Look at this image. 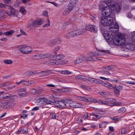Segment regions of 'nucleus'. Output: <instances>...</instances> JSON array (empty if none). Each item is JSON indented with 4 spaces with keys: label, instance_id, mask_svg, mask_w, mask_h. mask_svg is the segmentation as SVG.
<instances>
[{
    "label": "nucleus",
    "instance_id": "nucleus-1",
    "mask_svg": "<svg viewBox=\"0 0 135 135\" xmlns=\"http://www.w3.org/2000/svg\"><path fill=\"white\" fill-rule=\"evenodd\" d=\"M104 37L106 40L108 42H113L115 45L120 46L125 45L126 39L124 35L117 34L114 37L112 33L109 31H105L103 33Z\"/></svg>",
    "mask_w": 135,
    "mask_h": 135
},
{
    "label": "nucleus",
    "instance_id": "nucleus-2",
    "mask_svg": "<svg viewBox=\"0 0 135 135\" xmlns=\"http://www.w3.org/2000/svg\"><path fill=\"white\" fill-rule=\"evenodd\" d=\"M102 17L101 18V23L104 26H108L109 28L111 31L113 32H117L119 29L118 25L115 22H113L115 20V17Z\"/></svg>",
    "mask_w": 135,
    "mask_h": 135
},
{
    "label": "nucleus",
    "instance_id": "nucleus-3",
    "mask_svg": "<svg viewBox=\"0 0 135 135\" xmlns=\"http://www.w3.org/2000/svg\"><path fill=\"white\" fill-rule=\"evenodd\" d=\"M104 8L102 9L101 11L102 14L103 16L102 17H105V18H107L106 17H114V12H113V11L112 10L111 7L109 6L107 7H104Z\"/></svg>",
    "mask_w": 135,
    "mask_h": 135
},
{
    "label": "nucleus",
    "instance_id": "nucleus-4",
    "mask_svg": "<svg viewBox=\"0 0 135 135\" xmlns=\"http://www.w3.org/2000/svg\"><path fill=\"white\" fill-rule=\"evenodd\" d=\"M83 33L82 29H78L71 31L65 35V37L67 38L74 37L78 36Z\"/></svg>",
    "mask_w": 135,
    "mask_h": 135
},
{
    "label": "nucleus",
    "instance_id": "nucleus-5",
    "mask_svg": "<svg viewBox=\"0 0 135 135\" xmlns=\"http://www.w3.org/2000/svg\"><path fill=\"white\" fill-rule=\"evenodd\" d=\"M111 2V1L109 0H106L104 1L100 2L99 4V9L100 10L102 11V9L104 8V7H107V6H105V5H107L108 6H109V4L110 5V3Z\"/></svg>",
    "mask_w": 135,
    "mask_h": 135
},
{
    "label": "nucleus",
    "instance_id": "nucleus-6",
    "mask_svg": "<svg viewBox=\"0 0 135 135\" xmlns=\"http://www.w3.org/2000/svg\"><path fill=\"white\" fill-rule=\"evenodd\" d=\"M85 29L87 30L95 33L98 31L97 27L93 25H90L86 26Z\"/></svg>",
    "mask_w": 135,
    "mask_h": 135
},
{
    "label": "nucleus",
    "instance_id": "nucleus-7",
    "mask_svg": "<svg viewBox=\"0 0 135 135\" xmlns=\"http://www.w3.org/2000/svg\"><path fill=\"white\" fill-rule=\"evenodd\" d=\"M113 12H114V15L115 13H117L119 12L120 10V8L119 5L117 4H112L111 6Z\"/></svg>",
    "mask_w": 135,
    "mask_h": 135
},
{
    "label": "nucleus",
    "instance_id": "nucleus-8",
    "mask_svg": "<svg viewBox=\"0 0 135 135\" xmlns=\"http://www.w3.org/2000/svg\"><path fill=\"white\" fill-rule=\"evenodd\" d=\"M35 56H37L38 57V59H42L49 57L52 58V55L51 53H47L35 55Z\"/></svg>",
    "mask_w": 135,
    "mask_h": 135
},
{
    "label": "nucleus",
    "instance_id": "nucleus-9",
    "mask_svg": "<svg viewBox=\"0 0 135 135\" xmlns=\"http://www.w3.org/2000/svg\"><path fill=\"white\" fill-rule=\"evenodd\" d=\"M3 104L1 105V107L3 108L6 109L11 108L12 106L11 103L8 100L4 101L3 103Z\"/></svg>",
    "mask_w": 135,
    "mask_h": 135
},
{
    "label": "nucleus",
    "instance_id": "nucleus-10",
    "mask_svg": "<svg viewBox=\"0 0 135 135\" xmlns=\"http://www.w3.org/2000/svg\"><path fill=\"white\" fill-rule=\"evenodd\" d=\"M55 103L59 104V105L61 108H64L67 107L64 100H62V101L55 100Z\"/></svg>",
    "mask_w": 135,
    "mask_h": 135
},
{
    "label": "nucleus",
    "instance_id": "nucleus-11",
    "mask_svg": "<svg viewBox=\"0 0 135 135\" xmlns=\"http://www.w3.org/2000/svg\"><path fill=\"white\" fill-rule=\"evenodd\" d=\"M61 42V39L57 38H55L54 40L51 41L49 44V45L50 46H52L54 45L58 44H60Z\"/></svg>",
    "mask_w": 135,
    "mask_h": 135
},
{
    "label": "nucleus",
    "instance_id": "nucleus-12",
    "mask_svg": "<svg viewBox=\"0 0 135 135\" xmlns=\"http://www.w3.org/2000/svg\"><path fill=\"white\" fill-rule=\"evenodd\" d=\"M42 19L35 20L32 22V26L34 27H37L38 25H41L42 23Z\"/></svg>",
    "mask_w": 135,
    "mask_h": 135
},
{
    "label": "nucleus",
    "instance_id": "nucleus-13",
    "mask_svg": "<svg viewBox=\"0 0 135 135\" xmlns=\"http://www.w3.org/2000/svg\"><path fill=\"white\" fill-rule=\"evenodd\" d=\"M52 58H54V59L56 60H61L63 59L65 57L64 55L62 54H59L58 55H52Z\"/></svg>",
    "mask_w": 135,
    "mask_h": 135
},
{
    "label": "nucleus",
    "instance_id": "nucleus-14",
    "mask_svg": "<svg viewBox=\"0 0 135 135\" xmlns=\"http://www.w3.org/2000/svg\"><path fill=\"white\" fill-rule=\"evenodd\" d=\"M80 56V58L82 60V61H85L88 62L89 61H95L93 60V58L90 57H87L83 56V55H81Z\"/></svg>",
    "mask_w": 135,
    "mask_h": 135
},
{
    "label": "nucleus",
    "instance_id": "nucleus-15",
    "mask_svg": "<svg viewBox=\"0 0 135 135\" xmlns=\"http://www.w3.org/2000/svg\"><path fill=\"white\" fill-rule=\"evenodd\" d=\"M55 100L54 99L50 98L49 99H46L44 98L43 100V103H46L47 104H51L52 103H55Z\"/></svg>",
    "mask_w": 135,
    "mask_h": 135
},
{
    "label": "nucleus",
    "instance_id": "nucleus-16",
    "mask_svg": "<svg viewBox=\"0 0 135 135\" xmlns=\"http://www.w3.org/2000/svg\"><path fill=\"white\" fill-rule=\"evenodd\" d=\"M112 88L109 87L110 88L113 89L114 93L117 97H118L119 95L120 91L118 89L116 86H111Z\"/></svg>",
    "mask_w": 135,
    "mask_h": 135
},
{
    "label": "nucleus",
    "instance_id": "nucleus-17",
    "mask_svg": "<svg viewBox=\"0 0 135 135\" xmlns=\"http://www.w3.org/2000/svg\"><path fill=\"white\" fill-rule=\"evenodd\" d=\"M21 46H22V47L19 49L18 50L23 54L26 53L25 47L30 48V47H27L26 45H22Z\"/></svg>",
    "mask_w": 135,
    "mask_h": 135
},
{
    "label": "nucleus",
    "instance_id": "nucleus-18",
    "mask_svg": "<svg viewBox=\"0 0 135 135\" xmlns=\"http://www.w3.org/2000/svg\"><path fill=\"white\" fill-rule=\"evenodd\" d=\"M33 83L31 81H26L24 79L22 80V84L25 86H28L32 84Z\"/></svg>",
    "mask_w": 135,
    "mask_h": 135
},
{
    "label": "nucleus",
    "instance_id": "nucleus-19",
    "mask_svg": "<svg viewBox=\"0 0 135 135\" xmlns=\"http://www.w3.org/2000/svg\"><path fill=\"white\" fill-rule=\"evenodd\" d=\"M115 66L113 65L109 66H106L103 67V68L104 69L108 70H111L115 69Z\"/></svg>",
    "mask_w": 135,
    "mask_h": 135
},
{
    "label": "nucleus",
    "instance_id": "nucleus-20",
    "mask_svg": "<svg viewBox=\"0 0 135 135\" xmlns=\"http://www.w3.org/2000/svg\"><path fill=\"white\" fill-rule=\"evenodd\" d=\"M97 101L98 100L96 99H94L92 98H88L87 97L86 102L88 103L94 102L97 103Z\"/></svg>",
    "mask_w": 135,
    "mask_h": 135
},
{
    "label": "nucleus",
    "instance_id": "nucleus-21",
    "mask_svg": "<svg viewBox=\"0 0 135 135\" xmlns=\"http://www.w3.org/2000/svg\"><path fill=\"white\" fill-rule=\"evenodd\" d=\"M51 71L48 70L45 71H42L41 73V75L42 76L47 75L51 74Z\"/></svg>",
    "mask_w": 135,
    "mask_h": 135
},
{
    "label": "nucleus",
    "instance_id": "nucleus-22",
    "mask_svg": "<svg viewBox=\"0 0 135 135\" xmlns=\"http://www.w3.org/2000/svg\"><path fill=\"white\" fill-rule=\"evenodd\" d=\"M86 77L83 75H78L76 77V78L77 79H79L80 80H82L84 81H85L86 80Z\"/></svg>",
    "mask_w": 135,
    "mask_h": 135
},
{
    "label": "nucleus",
    "instance_id": "nucleus-23",
    "mask_svg": "<svg viewBox=\"0 0 135 135\" xmlns=\"http://www.w3.org/2000/svg\"><path fill=\"white\" fill-rule=\"evenodd\" d=\"M20 12L22 13L23 15H25L26 13V11L24 7H21L20 8L19 11Z\"/></svg>",
    "mask_w": 135,
    "mask_h": 135
},
{
    "label": "nucleus",
    "instance_id": "nucleus-24",
    "mask_svg": "<svg viewBox=\"0 0 135 135\" xmlns=\"http://www.w3.org/2000/svg\"><path fill=\"white\" fill-rule=\"evenodd\" d=\"M97 103L102 105H108V103L106 101L98 100Z\"/></svg>",
    "mask_w": 135,
    "mask_h": 135
},
{
    "label": "nucleus",
    "instance_id": "nucleus-25",
    "mask_svg": "<svg viewBox=\"0 0 135 135\" xmlns=\"http://www.w3.org/2000/svg\"><path fill=\"white\" fill-rule=\"evenodd\" d=\"M61 73L62 74L65 75H69L72 74L71 72L68 70L62 71Z\"/></svg>",
    "mask_w": 135,
    "mask_h": 135
},
{
    "label": "nucleus",
    "instance_id": "nucleus-26",
    "mask_svg": "<svg viewBox=\"0 0 135 135\" xmlns=\"http://www.w3.org/2000/svg\"><path fill=\"white\" fill-rule=\"evenodd\" d=\"M14 32V31L13 30H11L9 31H7L6 32L4 33V34L5 35L7 36H9L12 34Z\"/></svg>",
    "mask_w": 135,
    "mask_h": 135
},
{
    "label": "nucleus",
    "instance_id": "nucleus-27",
    "mask_svg": "<svg viewBox=\"0 0 135 135\" xmlns=\"http://www.w3.org/2000/svg\"><path fill=\"white\" fill-rule=\"evenodd\" d=\"M82 62V60L80 58V56L79 57L77 58L74 62V63L75 64H77L80 63Z\"/></svg>",
    "mask_w": 135,
    "mask_h": 135
},
{
    "label": "nucleus",
    "instance_id": "nucleus-28",
    "mask_svg": "<svg viewBox=\"0 0 135 135\" xmlns=\"http://www.w3.org/2000/svg\"><path fill=\"white\" fill-rule=\"evenodd\" d=\"M83 105L80 103L75 102V108H81L83 107Z\"/></svg>",
    "mask_w": 135,
    "mask_h": 135
},
{
    "label": "nucleus",
    "instance_id": "nucleus-29",
    "mask_svg": "<svg viewBox=\"0 0 135 135\" xmlns=\"http://www.w3.org/2000/svg\"><path fill=\"white\" fill-rule=\"evenodd\" d=\"M106 102L108 103V106H111L110 104L112 103H110L113 101V99L112 98H108L106 99Z\"/></svg>",
    "mask_w": 135,
    "mask_h": 135
},
{
    "label": "nucleus",
    "instance_id": "nucleus-30",
    "mask_svg": "<svg viewBox=\"0 0 135 135\" xmlns=\"http://www.w3.org/2000/svg\"><path fill=\"white\" fill-rule=\"evenodd\" d=\"M9 85V82H4L3 84H0V87H2L4 86H8Z\"/></svg>",
    "mask_w": 135,
    "mask_h": 135
},
{
    "label": "nucleus",
    "instance_id": "nucleus-31",
    "mask_svg": "<svg viewBox=\"0 0 135 135\" xmlns=\"http://www.w3.org/2000/svg\"><path fill=\"white\" fill-rule=\"evenodd\" d=\"M80 87L81 88L85 90H89L90 89V88H89V87L86 85H81L80 86Z\"/></svg>",
    "mask_w": 135,
    "mask_h": 135
},
{
    "label": "nucleus",
    "instance_id": "nucleus-32",
    "mask_svg": "<svg viewBox=\"0 0 135 135\" xmlns=\"http://www.w3.org/2000/svg\"><path fill=\"white\" fill-rule=\"evenodd\" d=\"M126 109L124 107H122L118 110V111L119 113H123L125 112Z\"/></svg>",
    "mask_w": 135,
    "mask_h": 135
},
{
    "label": "nucleus",
    "instance_id": "nucleus-33",
    "mask_svg": "<svg viewBox=\"0 0 135 135\" xmlns=\"http://www.w3.org/2000/svg\"><path fill=\"white\" fill-rule=\"evenodd\" d=\"M44 99V98H39L38 99L36 100L37 102L38 103H41V104H44V103H43V100Z\"/></svg>",
    "mask_w": 135,
    "mask_h": 135
},
{
    "label": "nucleus",
    "instance_id": "nucleus-34",
    "mask_svg": "<svg viewBox=\"0 0 135 135\" xmlns=\"http://www.w3.org/2000/svg\"><path fill=\"white\" fill-rule=\"evenodd\" d=\"M4 62L6 64H12V61L10 60H5L4 61Z\"/></svg>",
    "mask_w": 135,
    "mask_h": 135
},
{
    "label": "nucleus",
    "instance_id": "nucleus-35",
    "mask_svg": "<svg viewBox=\"0 0 135 135\" xmlns=\"http://www.w3.org/2000/svg\"><path fill=\"white\" fill-rule=\"evenodd\" d=\"M37 89L38 94H41L42 92V91L43 90V89L41 87H38V88H37Z\"/></svg>",
    "mask_w": 135,
    "mask_h": 135
},
{
    "label": "nucleus",
    "instance_id": "nucleus-36",
    "mask_svg": "<svg viewBox=\"0 0 135 135\" xmlns=\"http://www.w3.org/2000/svg\"><path fill=\"white\" fill-rule=\"evenodd\" d=\"M72 101L73 100L72 99L69 100L66 99L64 100V102H65L66 104H68V105L69 104L72 102Z\"/></svg>",
    "mask_w": 135,
    "mask_h": 135
},
{
    "label": "nucleus",
    "instance_id": "nucleus-37",
    "mask_svg": "<svg viewBox=\"0 0 135 135\" xmlns=\"http://www.w3.org/2000/svg\"><path fill=\"white\" fill-rule=\"evenodd\" d=\"M73 4L71 3H70L68 5V8H67L70 11H71L73 9Z\"/></svg>",
    "mask_w": 135,
    "mask_h": 135
},
{
    "label": "nucleus",
    "instance_id": "nucleus-38",
    "mask_svg": "<svg viewBox=\"0 0 135 135\" xmlns=\"http://www.w3.org/2000/svg\"><path fill=\"white\" fill-rule=\"evenodd\" d=\"M31 92L32 93L34 94H38V93H37V88H33L31 90Z\"/></svg>",
    "mask_w": 135,
    "mask_h": 135
},
{
    "label": "nucleus",
    "instance_id": "nucleus-39",
    "mask_svg": "<svg viewBox=\"0 0 135 135\" xmlns=\"http://www.w3.org/2000/svg\"><path fill=\"white\" fill-rule=\"evenodd\" d=\"M110 104L111 106H113L115 105H120L122 104V103L120 102H118L117 103H111Z\"/></svg>",
    "mask_w": 135,
    "mask_h": 135
},
{
    "label": "nucleus",
    "instance_id": "nucleus-40",
    "mask_svg": "<svg viewBox=\"0 0 135 135\" xmlns=\"http://www.w3.org/2000/svg\"><path fill=\"white\" fill-rule=\"evenodd\" d=\"M70 11L67 8L63 12V14L64 15H65L68 14Z\"/></svg>",
    "mask_w": 135,
    "mask_h": 135
},
{
    "label": "nucleus",
    "instance_id": "nucleus-41",
    "mask_svg": "<svg viewBox=\"0 0 135 135\" xmlns=\"http://www.w3.org/2000/svg\"><path fill=\"white\" fill-rule=\"evenodd\" d=\"M75 102H72L70 104H69V106L71 108H75Z\"/></svg>",
    "mask_w": 135,
    "mask_h": 135
},
{
    "label": "nucleus",
    "instance_id": "nucleus-42",
    "mask_svg": "<svg viewBox=\"0 0 135 135\" xmlns=\"http://www.w3.org/2000/svg\"><path fill=\"white\" fill-rule=\"evenodd\" d=\"M18 94L20 97L21 98H22L23 97L25 96L26 95V92H25L23 93H20Z\"/></svg>",
    "mask_w": 135,
    "mask_h": 135
},
{
    "label": "nucleus",
    "instance_id": "nucleus-43",
    "mask_svg": "<svg viewBox=\"0 0 135 135\" xmlns=\"http://www.w3.org/2000/svg\"><path fill=\"white\" fill-rule=\"evenodd\" d=\"M88 55L91 56V57L95 56H97L96 53V52H92L90 53H89L88 54Z\"/></svg>",
    "mask_w": 135,
    "mask_h": 135
},
{
    "label": "nucleus",
    "instance_id": "nucleus-44",
    "mask_svg": "<svg viewBox=\"0 0 135 135\" xmlns=\"http://www.w3.org/2000/svg\"><path fill=\"white\" fill-rule=\"evenodd\" d=\"M129 47H127V48L131 50H133L135 49V47L133 45H129Z\"/></svg>",
    "mask_w": 135,
    "mask_h": 135
},
{
    "label": "nucleus",
    "instance_id": "nucleus-45",
    "mask_svg": "<svg viewBox=\"0 0 135 135\" xmlns=\"http://www.w3.org/2000/svg\"><path fill=\"white\" fill-rule=\"evenodd\" d=\"M86 98L87 97H79V99L80 100L86 102Z\"/></svg>",
    "mask_w": 135,
    "mask_h": 135
},
{
    "label": "nucleus",
    "instance_id": "nucleus-46",
    "mask_svg": "<svg viewBox=\"0 0 135 135\" xmlns=\"http://www.w3.org/2000/svg\"><path fill=\"white\" fill-rule=\"evenodd\" d=\"M103 85L105 86L108 88L109 87H109L112 88L111 86H111L110 84L109 83H104Z\"/></svg>",
    "mask_w": 135,
    "mask_h": 135
},
{
    "label": "nucleus",
    "instance_id": "nucleus-47",
    "mask_svg": "<svg viewBox=\"0 0 135 135\" xmlns=\"http://www.w3.org/2000/svg\"><path fill=\"white\" fill-rule=\"evenodd\" d=\"M102 73L104 74L109 75L110 74V73L108 71H102Z\"/></svg>",
    "mask_w": 135,
    "mask_h": 135
},
{
    "label": "nucleus",
    "instance_id": "nucleus-48",
    "mask_svg": "<svg viewBox=\"0 0 135 135\" xmlns=\"http://www.w3.org/2000/svg\"><path fill=\"white\" fill-rule=\"evenodd\" d=\"M94 78H88L87 79H86V80H88V81H90L92 83H94Z\"/></svg>",
    "mask_w": 135,
    "mask_h": 135
},
{
    "label": "nucleus",
    "instance_id": "nucleus-49",
    "mask_svg": "<svg viewBox=\"0 0 135 135\" xmlns=\"http://www.w3.org/2000/svg\"><path fill=\"white\" fill-rule=\"evenodd\" d=\"M60 47L59 46H57L56 47H55L54 49V52L55 54L57 53V51L59 50L60 49Z\"/></svg>",
    "mask_w": 135,
    "mask_h": 135
},
{
    "label": "nucleus",
    "instance_id": "nucleus-50",
    "mask_svg": "<svg viewBox=\"0 0 135 135\" xmlns=\"http://www.w3.org/2000/svg\"><path fill=\"white\" fill-rule=\"evenodd\" d=\"M15 87V85H14L12 86H11L7 88H6V90H9L12 89L14 88Z\"/></svg>",
    "mask_w": 135,
    "mask_h": 135
},
{
    "label": "nucleus",
    "instance_id": "nucleus-51",
    "mask_svg": "<svg viewBox=\"0 0 135 135\" xmlns=\"http://www.w3.org/2000/svg\"><path fill=\"white\" fill-rule=\"evenodd\" d=\"M94 83L98 84H100L99 80L97 79H94Z\"/></svg>",
    "mask_w": 135,
    "mask_h": 135
},
{
    "label": "nucleus",
    "instance_id": "nucleus-52",
    "mask_svg": "<svg viewBox=\"0 0 135 135\" xmlns=\"http://www.w3.org/2000/svg\"><path fill=\"white\" fill-rule=\"evenodd\" d=\"M10 12L12 14H14L15 13V9L12 7L10 9Z\"/></svg>",
    "mask_w": 135,
    "mask_h": 135
},
{
    "label": "nucleus",
    "instance_id": "nucleus-53",
    "mask_svg": "<svg viewBox=\"0 0 135 135\" xmlns=\"http://www.w3.org/2000/svg\"><path fill=\"white\" fill-rule=\"evenodd\" d=\"M101 52H103L104 53L107 54H110V52L109 50H101L100 51Z\"/></svg>",
    "mask_w": 135,
    "mask_h": 135
},
{
    "label": "nucleus",
    "instance_id": "nucleus-54",
    "mask_svg": "<svg viewBox=\"0 0 135 135\" xmlns=\"http://www.w3.org/2000/svg\"><path fill=\"white\" fill-rule=\"evenodd\" d=\"M92 115L95 116L97 118L100 119L101 117V116H99L98 115L95 114H92L91 115Z\"/></svg>",
    "mask_w": 135,
    "mask_h": 135
},
{
    "label": "nucleus",
    "instance_id": "nucleus-55",
    "mask_svg": "<svg viewBox=\"0 0 135 135\" xmlns=\"http://www.w3.org/2000/svg\"><path fill=\"white\" fill-rule=\"evenodd\" d=\"M126 83L128 84H131L132 85L135 84V81H134L133 82L127 81Z\"/></svg>",
    "mask_w": 135,
    "mask_h": 135
},
{
    "label": "nucleus",
    "instance_id": "nucleus-56",
    "mask_svg": "<svg viewBox=\"0 0 135 135\" xmlns=\"http://www.w3.org/2000/svg\"><path fill=\"white\" fill-rule=\"evenodd\" d=\"M20 32H21V35H24L26 36L27 35L26 33L25 32H24L22 30H21Z\"/></svg>",
    "mask_w": 135,
    "mask_h": 135
},
{
    "label": "nucleus",
    "instance_id": "nucleus-57",
    "mask_svg": "<svg viewBox=\"0 0 135 135\" xmlns=\"http://www.w3.org/2000/svg\"><path fill=\"white\" fill-rule=\"evenodd\" d=\"M11 97V95H8L5 96H3L2 97V98L3 99H6L9 98Z\"/></svg>",
    "mask_w": 135,
    "mask_h": 135
},
{
    "label": "nucleus",
    "instance_id": "nucleus-58",
    "mask_svg": "<svg viewBox=\"0 0 135 135\" xmlns=\"http://www.w3.org/2000/svg\"><path fill=\"white\" fill-rule=\"evenodd\" d=\"M96 16L95 15H94L93 16L92 15H90V18L91 19V20H94V19H95V18Z\"/></svg>",
    "mask_w": 135,
    "mask_h": 135
},
{
    "label": "nucleus",
    "instance_id": "nucleus-59",
    "mask_svg": "<svg viewBox=\"0 0 135 135\" xmlns=\"http://www.w3.org/2000/svg\"><path fill=\"white\" fill-rule=\"evenodd\" d=\"M132 40L133 42H135V33L133 35Z\"/></svg>",
    "mask_w": 135,
    "mask_h": 135
},
{
    "label": "nucleus",
    "instance_id": "nucleus-60",
    "mask_svg": "<svg viewBox=\"0 0 135 135\" xmlns=\"http://www.w3.org/2000/svg\"><path fill=\"white\" fill-rule=\"evenodd\" d=\"M126 132V130L125 128H123L122 129L121 132L122 134H124Z\"/></svg>",
    "mask_w": 135,
    "mask_h": 135
},
{
    "label": "nucleus",
    "instance_id": "nucleus-61",
    "mask_svg": "<svg viewBox=\"0 0 135 135\" xmlns=\"http://www.w3.org/2000/svg\"><path fill=\"white\" fill-rule=\"evenodd\" d=\"M47 20H48V22L45 25V26L46 27L47 26H49L50 25V20L48 18L47 19Z\"/></svg>",
    "mask_w": 135,
    "mask_h": 135
},
{
    "label": "nucleus",
    "instance_id": "nucleus-62",
    "mask_svg": "<svg viewBox=\"0 0 135 135\" xmlns=\"http://www.w3.org/2000/svg\"><path fill=\"white\" fill-rule=\"evenodd\" d=\"M28 115L27 114H23V115H21V117L23 118V119H25L27 117Z\"/></svg>",
    "mask_w": 135,
    "mask_h": 135
},
{
    "label": "nucleus",
    "instance_id": "nucleus-63",
    "mask_svg": "<svg viewBox=\"0 0 135 135\" xmlns=\"http://www.w3.org/2000/svg\"><path fill=\"white\" fill-rule=\"evenodd\" d=\"M39 109V108L38 106L36 107H34L33 108L32 110V111H36L38 110Z\"/></svg>",
    "mask_w": 135,
    "mask_h": 135
},
{
    "label": "nucleus",
    "instance_id": "nucleus-64",
    "mask_svg": "<svg viewBox=\"0 0 135 135\" xmlns=\"http://www.w3.org/2000/svg\"><path fill=\"white\" fill-rule=\"evenodd\" d=\"M116 118V117H113L112 118V119H113V120L114 121H118L119 119V118Z\"/></svg>",
    "mask_w": 135,
    "mask_h": 135
}]
</instances>
